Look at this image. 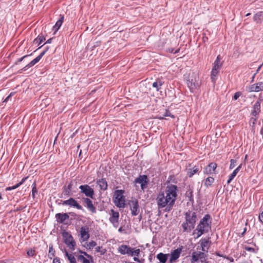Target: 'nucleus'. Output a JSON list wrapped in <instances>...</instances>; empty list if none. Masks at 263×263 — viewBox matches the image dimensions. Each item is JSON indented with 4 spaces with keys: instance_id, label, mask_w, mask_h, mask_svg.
Returning a JSON list of instances; mask_svg holds the SVG:
<instances>
[{
    "instance_id": "obj_40",
    "label": "nucleus",
    "mask_w": 263,
    "mask_h": 263,
    "mask_svg": "<svg viewBox=\"0 0 263 263\" xmlns=\"http://www.w3.org/2000/svg\"><path fill=\"white\" fill-rule=\"evenodd\" d=\"M89 248H93L97 245V243L96 241L92 240L89 242V244L88 245Z\"/></svg>"
},
{
    "instance_id": "obj_55",
    "label": "nucleus",
    "mask_w": 263,
    "mask_h": 263,
    "mask_svg": "<svg viewBox=\"0 0 263 263\" xmlns=\"http://www.w3.org/2000/svg\"><path fill=\"white\" fill-rule=\"evenodd\" d=\"M122 231H123L122 227H120V228L119 229V230H118V231H119V232H122Z\"/></svg>"
},
{
    "instance_id": "obj_34",
    "label": "nucleus",
    "mask_w": 263,
    "mask_h": 263,
    "mask_svg": "<svg viewBox=\"0 0 263 263\" xmlns=\"http://www.w3.org/2000/svg\"><path fill=\"white\" fill-rule=\"evenodd\" d=\"M26 179H27V177L23 178L19 183H17L16 185L12 186L11 188H10V187L7 188V190H10L11 189H16L17 187L20 186L21 185H22L25 182V181L26 180Z\"/></svg>"
},
{
    "instance_id": "obj_7",
    "label": "nucleus",
    "mask_w": 263,
    "mask_h": 263,
    "mask_svg": "<svg viewBox=\"0 0 263 263\" xmlns=\"http://www.w3.org/2000/svg\"><path fill=\"white\" fill-rule=\"evenodd\" d=\"M110 217L109 218V222L113 226L117 228L119 226V213L113 209H111L108 213Z\"/></svg>"
},
{
    "instance_id": "obj_42",
    "label": "nucleus",
    "mask_w": 263,
    "mask_h": 263,
    "mask_svg": "<svg viewBox=\"0 0 263 263\" xmlns=\"http://www.w3.org/2000/svg\"><path fill=\"white\" fill-rule=\"evenodd\" d=\"M15 92H11L10 93V95L4 100L3 102H8V101L9 100L10 98L12 96H13L15 94Z\"/></svg>"
},
{
    "instance_id": "obj_18",
    "label": "nucleus",
    "mask_w": 263,
    "mask_h": 263,
    "mask_svg": "<svg viewBox=\"0 0 263 263\" xmlns=\"http://www.w3.org/2000/svg\"><path fill=\"white\" fill-rule=\"evenodd\" d=\"M182 250V246H181L180 248H178L176 250H174L171 254L170 261L172 262L178 259L180 256Z\"/></svg>"
},
{
    "instance_id": "obj_17",
    "label": "nucleus",
    "mask_w": 263,
    "mask_h": 263,
    "mask_svg": "<svg viewBox=\"0 0 263 263\" xmlns=\"http://www.w3.org/2000/svg\"><path fill=\"white\" fill-rule=\"evenodd\" d=\"M83 201L85 204L87 208L92 213H95L96 212V209L92 204V201L88 198H83Z\"/></svg>"
},
{
    "instance_id": "obj_11",
    "label": "nucleus",
    "mask_w": 263,
    "mask_h": 263,
    "mask_svg": "<svg viewBox=\"0 0 263 263\" xmlns=\"http://www.w3.org/2000/svg\"><path fill=\"white\" fill-rule=\"evenodd\" d=\"M135 182L136 184H140L141 190H144L147 186V177L146 175H140L138 178L135 179Z\"/></svg>"
},
{
    "instance_id": "obj_28",
    "label": "nucleus",
    "mask_w": 263,
    "mask_h": 263,
    "mask_svg": "<svg viewBox=\"0 0 263 263\" xmlns=\"http://www.w3.org/2000/svg\"><path fill=\"white\" fill-rule=\"evenodd\" d=\"M220 60H221V59L220 58V55H218L217 57L216 60L215 61V62L214 63L213 68L220 69L222 65Z\"/></svg>"
},
{
    "instance_id": "obj_45",
    "label": "nucleus",
    "mask_w": 263,
    "mask_h": 263,
    "mask_svg": "<svg viewBox=\"0 0 263 263\" xmlns=\"http://www.w3.org/2000/svg\"><path fill=\"white\" fill-rule=\"evenodd\" d=\"M192 258H193V259L194 261H197L199 259V256H198L197 254L193 253V255H192Z\"/></svg>"
},
{
    "instance_id": "obj_14",
    "label": "nucleus",
    "mask_w": 263,
    "mask_h": 263,
    "mask_svg": "<svg viewBox=\"0 0 263 263\" xmlns=\"http://www.w3.org/2000/svg\"><path fill=\"white\" fill-rule=\"evenodd\" d=\"M80 232L81 237L83 241H85L89 239L90 235L89 234V228L88 227H82L80 229Z\"/></svg>"
},
{
    "instance_id": "obj_6",
    "label": "nucleus",
    "mask_w": 263,
    "mask_h": 263,
    "mask_svg": "<svg viewBox=\"0 0 263 263\" xmlns=\"http://www.w3.org/2000/svg\"><path fill=\"white\" fill-rule=\"evenodd\" d=\"M64 242L67 247L71 250H74L76 246V242L72 235L67 232H64L62 234Z\"/></svg>"
},
{
    "instance_id": "obj_5",
    "label": "nucleus",
    "mask_w": 263,
    "mask_h": 263,
    "mask_svg": "<svg viewBox=\"0 0 263 263\" xmlns=\"http://www.w3.org/2000/svg\"><path fill=\"white\" fill-rule=\"evenodd\" d=\"M187 85L191 91L194 92L195 90L198 89L200 86L198 78L196 76H190L187 80Z\"/></svg>"
},
{
    "instance_id": "obj_31",
    "label": "nucleus",
    "mask_w": 263,
    "mask_h": 263,
    "mask_svg": "<svg viewBox=\"0 0 263 263\" xmlns=\"http://www.w3.org/2000/svg\"><path fill=\"white\" fill-rule=\"evenodd\" d=\"M214 181V178L213 177H208L204 181V185L206 187L210 186Z\"/></svg>"
},
{
    "instance_id": "obj_62",
    "label": "nucleus",
    "mask_w": 263,
    "mask_h": 263,
    "mask_svg": "<svg viewBox=\"0 0 263 263\" xmlns=\"http://www.w3.org/2000/svg\"><path fill=\"white\" fill-rule=\"evenodd\" d=\"M125 263H134V262H126Z\"/></svg>"
},
{
    "instance_id": "obj_8",
    "label": "nucleus",
    "mask_w": 263,
    "mask_h": 263,
    "mask_svg": "<svg viewBox=\"0 0 263 263\" xmlns=\"http://www.w3.org/2000/svg\"><path fill=\"white\" fill-rule=\"evenodd\" d=\"M128 204L131 210L132 216H136L140 212L139 205L137 199H134L129 201Z\"/></svg>"
},
{
    "instance_id": "obj_63",
    "label": "nucleus",
    "mask_w": 263,
    "mask_h": 263,
    "mask_svg": "<svg viewBox=\"0 0 263 263\" xmlns=\"http://www.w3.org/2000/svg\"><path fill=\"white\" fill-rule=\"evenodd\" d=\"M88 263H90V262H89Z\"/></svg>"
},
{
    "instance_id": "obj_3",
    "label": "nucleus",
    "mask_w": 263,
    "mask_h": 263,
    "mask_svg": "<svg viewBox=\"0 0 263 263\" xmlns=\"http://www.w3.org/2000/svg\"><path fill=\"white\" fill-rule=\"evenodd\" d=\"M185 222L182 224L184 232H190L195 227L197 215L194 212L188 211L185 213Z\"/></svg>"
},
{
    "instance_id": "obj_32",
    "label": "nucleus",
    "mask_w": 263,
    "mask_h": 263,
    "mask_svg": "<svg viewBox=\"0 0 263 263\" xmlns=\"http://www.w3.org/2000/svg\"><path fill=\"white\" fill-rule=\"evenodd\" d=\"M140 252H141V251L139 249H135L134 248H133V250H132V251H131V253H130L129 256H134L138 257L140 255Z\"/></svg>"
},
{
    "instance_id": "obj_48",
    "label": "nucleus",
    "mask_w": 263,
    "mask_h": 263,
    "mask_svg": "<svg viewBox=\"0 0 263 263\" xmlns=\"http://www.w3.org/2000/svg\"><path fill=\"white\" fill-rule=\"evenodd\" d=\"M245 249L247 251H252V252L254 251V249L253 248H251V247H246Z\"/></svg>"
},
{
    "instance_id": "obj_37",
    "label": "nucleus",
    "mask_w": 263,
    "mask_h": 263,
    "mask_svg": "<svg viewBox=\"0 0 263 263\" xmlns=\"http://www.w3.org/2000/svg\"><path fill=\"white\" fill-rule=\"evenodd\" d=\"M55 255V251L53 250L52 246L49 247L48 257L52 258Z\"/></svg>"
},
{
    "instance_id": "obj_57",
    "label": "nucleus",
    "mask_w": 263,
    "mask_h": 263,
    "mask_svg": "<svg viewBox=\"0 0 263 263\" xmlns=\"http://www.w3.org/2000/svg\"><path fill=\"white\" fill-rule=\"evenodd\" d=\"M2 199V194L1 193H0V200Z\"/></svg>"
},
{
    "instance_id": "obj_56",
    "label": "nucleus",
    "mask_w": 263,
    "mask_h": 263,
    "mask_svg": "<svg viewBox=\"0 0 263 263\" xmlns=\"http://www.w3.org/2000/svg\"><path fill=\"white\" fill-rule=\"evenodd\" d=\"M27 55L26 56H24L23 57L21 58L20 60H19V61H22L25 57H26Z\"/></svg>"
},
{
    "instance_id": "obj_27",
    "label": "nucleus",
    "mask_w": 263,
    "mask_h": 263,
    "mask_svg": "<svg viewBox=\"0 0 263 263\" xmlns=\"http://www.w3.org/2000/svg\"><path fill=\"white\" fill-rule=\"evenodd\" d=\"M157 258L161 263H165L167 259V254L160 253L157 254Z\"/></svg>"
},
{
    "instance_id": "obj_12",
    "label": "nucleus",
    "mask_w": 263,
    "mask_h": 263,
    "mask_svg": "<svg viewBox=\"0 0 263 263\" xmlns=\"http://www.w3.org/2000/svg\"><path fill=\"white\" fill-rule=\"evenodd\" d=\"M79 188L81 189V192L84 194L86 196L92 198H93L94 191L89 185H81L80 186Z\"/></svg>"
},
{
    "instance_id": "obj_25",
    "label": "nucleus",
    "mask_w": 263,
    "mask_h": 263,
    "mask_svg": "<svg viewBox=\"0 0 263 263\" xmlns=\"http://www.w3.org/2000/svg\"><path fill=\"white\" fill-rule=\"evenodd\" d=\"M260 102L259 101H257L255 102L254 105V109L252 112V115L254 116H256L260 111Z\"/></svg>"
},
{
    "instance_id": "obj_51",
    "label": "nucleus",
    "mask_w": 263,
    "mask_h": 263,
    "mask_svg": "<svg viewBox=\"0 0 263 263\" xmlns=\"http://www.w3.org/2000/svg\"><path fill=\"white\" fill-rule=\"evenodd\" d=\"M186 195L187 194H190V198H192V191H188L186 193Z\"/></svg>"
},
{
    "instance_id": "obj_10",
    "label": "nucleus",
    "mask_w": 263,
    "mask_h": 263,
    "mask_svg": "<svg viewBox=\"0 0 263 263\" xmlns=\"http://www.w3.org/2000/svg\"><path fill=\"white\" fill-rule=\"evenodd\" d=\"M80 252L83 255L81 254L77 256V258L79 261H81L82 263H88L90 262V259L91 260V262H93V257L92 256L84 251H80Z\"/></svg>"
},
{
    "instance_id": "obj_59",
    "label": "nucleus",
    "mask_w": 263,
    "mask_h": 263,
    "mask_svg": "<svg viewBox=\"0 0 263 263\" xmlns=\"http://www.w3.org/2000/svg\"><path fill=\"white\" fill-rule=\"evenodd\" d=\"M234 163L233 160L231 159V163Z\"/></svg>"
},
{
    "instance_id": "obj_36",
    "label": "nucleus",
    "mask_w": 263,
    "mask_h": 263,
    "mask_svg": "<svg viewBox=\"0 0 263 263\" xmlns=\"http://www.w3.org/2000/svg\"><path fill=\"white\" fill-rule=\"evenodd\" d=\"M45 40V38L43 36L39 35L38 37L35 39L34 42L40 45Z\"/></svg>"
},
{
    "instance_id": "obj_61",
    "label": "nucleus",
    "mask_w": 263,
    "mask_h": 263,
    "mask_svg": "<svg viewBox=\"0 0 263 263\" xmlns=\"http://www.w3.org/2000/svg\"><path fill=\"white\" fill-rule=\"evenodd\" d=\"M257 15V14H256V15H255L254 17H256Z\"/></svg>"
},
{
    "instance_id": "obj_54",
    "label": "nucleus",
    "mask_w": 263,
    "mask_h": 263,
    "mask_svg": "<svg viewBox=\"0 0 263 263\" xmlns=\"http://www.w3.org/2000/svg\"><path fill=\"white\" fill-rule=\"evenodd\" d=\"M157 118L160 120H163L164 119V115L163 116H159V117H158Z\"/></svg>"
},
{
    "instance_id": "obj_53",
    "label": "nucleus",
    "mask_w": 263,
    "mask_h": 263,
    "mask_svg": "<svg viewBox=\"0 0 263 263\" xmlns=\"http://www.w3.org/2000/svg\"><path fill=\"white\" fill-rule=\"evenodd\" d=\"M262 65H263V62H262V64L258 67V68L257 69V72H258L260 70V69Z\"/></svg>"
},
{
    "instance_id": "obj_2",
    "label": "nucleus",
    "mask_w": 263,
    "mask_h": 263,
    "mask_svg": "<svg viewBox=\"0 0 263 263\" xmlns=\"http://www.w3.org/2000/svg\"><path fill=\"white\" fill-rule=\"evenodd\" d=\"M210 215L206 214L202 218L195 230L197 238L200 237L204 233H207L211 229Z\"/></svg>"
},
{
    "instance_id": "obj_60",
    "label": "nucleus",
    "mask_w": 263,
    "mask_h": 263,
    "mask_svg": "<svg viewBox=\"0 0 263 263\" xmlns=\"http://www.w3.org/2000/svg\"><path fill=\"white\" fill-rule=\"evenodd\" d=\"M232 165H230V168L232 169L233 168V167H231Z\"/></svg>"
},
{
    "instance_id": "obj_26",
    "label": "nucleus",
    "mask_w": 263,
    "mask_h": 263,
    "mask_svg": "<svg viewBox=\"0 0 263 263\" xmlns=\"http://www.w3.org/2000/svg\"><path fill=\"white\" fill-rule=\"evenodd\" d=\"M241 167L240 165H239L238 167H237L233 172V173L230 175L229 178L227 181V183L229 184L232 180L234 178V177L236 176L237 174L238 173L239 171L240 170V168Z\"/></svg>"
},
{
    "instance_id": "obj_9",
    "label": "nucleus",
    "mask_w": 263,
    "mask_h": 263,
    "mask_svg": "<svg viewBox=\"0 0 263 263\" xmlns=\"http://www.w3.org/2000/svg\"><path fill=\"white\" fill-rule=\"evenodd\" d=\"M49 47H47L44 51H43L37 57L29 63L25 67L23 68V70H26L27 68H29L34 66L36 63L40 61L41 58L45 55L47 51L48 50Z\"/></svg>"
},
{
    "instance_id": "obj_33",
    "label": "nucleus",
    "mask_w": 263,
    "mask_h": 263,
    "mask_svg": "<svg viewBox=\"0 0 263 263\" xmlns=\"http://www.w3.org/2000/svg\"><path fill=\"white\" fill-rule=\"evenodd\" d=\"M95 249L96 251L98 253H100L101 255H104L106 252V249H104L101 246L97 247Z\"/></svg>"
},
{
    "instance_id": "obj_16",
    "label": "nucleus",
    "mask_w": 263,
    "mask_h": 263,
    "mask_svg": "<svg viewBox=\"0 0 263 263\" xmlns=\"http://www.w3.org/2000/svg\"><path fill=\"white\" fill-rule=\"evenodd\" d=\"M249 91L258 92L263 91V82H260L252 85L249 90Z\"/></svg>"
},
{
    "instance_id": "obj_21",
    "label": "nucleus",
    "mask_w": 263,
    "mask_h": 263,
    "mask_svg": "<svg viewBox=\"0 0 263 263\" xmlns=\"http://www.w3.org/2000/svg\"><path fill=\"white\" fill-rule=\"evenodd\" d=\"M219 69L212 68L211 74V79L213 83H215L217 80V76L219 72Z\"/></svg>"
},
{
    "instance_id": "obj_35",
    "label": "nucleus",
    "mask_w": 263,
    "mask_h": 263,
    "mask_svg": "<svg viewBox=\"0 0 263 263\" xmlns=\"http://www.w3.org/2000/svg\"><path fill=\"white\" fill-rule=\"evenodd\" d=\"M162 83L161 81H156L153 83V87L156 88L157 91H159L160 87L162 86Z\"/></svg>"
},
{
    "instance_id": "obj_13",
    "label": "nucleus",
    "mask_w": 263,
    "mask_h": 263,
    "mask_svg": "<svg viewBox=\"0 0 263 263\" xmlns=\"http://www.w3.org/2000/svg\"><path fill=\"white\" fill-rule=\"evenodd\" d=\"M63 205H67L71 207L76 208L78 210H83L82 206L73 198L62 201Z\"/></svg>"
},
{
    "instance_id": "obj_43",
    "label": "nucleus",
    "mask_w": 263,
    "mask_h": 263,
    "mask_svg": "<svg viewBox=\"0 0 263 263\" xmlns=\"http://www.w3.org/2000/svg\"><path fill=\"white\" fill-rule=\"evenodd\" d=\"M164 117H170V116L172 118H174V116L173 115H171V112L167 110H165V113L164 114Z\"/></svg>"
},
{
    "instance_id": "obj_1",
    "label": "nucleus",
    "mask_w": 263,
    "mask_h": 263,
    "mask_svg": "<svg viewBox=\"0 0 263 263\" xmlns=\"http://www.w3.org/2000/svg\"><path fill=\"white\" fill-rule=\"evenodd\" d=\"M177 187L175 185H167L165 192L160 193L157 197L159 208L166 207L165 211L169 212L172 209L177 197Z\"/></svg>"
},
{
    "instance_id": "obj_22",
    "label": "nucleus",
    "mask_w": 263,
    "mask_h": 263,
    "mask_svg": "<svg viewBox=\"0 0 263 263\" xmlns=\"http://www.w3.org/2000/svg\"><path fill=\"white\" fill-rule=\"evenodd\" d=\"M97 184L100 186V189L102 190H106L107 189V183L105 179H100L97 180Z\"/></svg>"
},
{
    "instance_id": "obj_52",
    "label": "nucleus",
    "mask_w": 263,
    "mask_h": 263,
    "mask_svg": "<svg viewBox=\"0 0 263 263\" xmlns=\"http://www.w3.org/2000/svg\"><path fill=\"white\" fill-rule=\"evenodd\" d=\"M52 38H50L49 39H48L47 42H46V44H50L51 43V41H52Z\"/></svg>"
},
{
    "instance_id": "obj_15",
    "label": "nucleus",
    "mask_w": 263,
    "mask_h": 263,
    "mask_svg": "<svg viewBox=\"0 0 263 263\" xmlns=\"http://www.w3.org/2000/svg\"><path fill=\"white\" fill-rule=\"evenodd\" d=\"M132 250H133V248L125 245L120 246L118 249V251L120 254L122 255L127 254L129 256L130 255Z\"/></svg>"
},
{
    "instance_id": "obj_41",
    "label": "nucleus",
    "mask_w": 263,
    "mask_h": 263,
    "mask_svg": "<svg viewBox=\"0 0 263 263\" xmlns=\"http://www.w3.org/2000/svg\"><path fill=\"white\" fill-rule=\"evenodd\" d=\"M36 193H37V190H36L35 185H34L32 190V196L33 198H34L35 195Z\"/></svg>"
},
{
    "instance_id": "obj_19",
    "label": "nucleus",
    "mask_w": 263,
    "mask_h": 263,
    "mask_svg": "<svg viewBox=\"0 0 263 263\" xmlns=\"http://www.w3.org/2000/svg\"><path fill=\"white\" fill-rule=\"evenodd\" d=\"M55 218L58 222L63 223L66 220L69 219V216L67 213H57Z\"/></svg>"
},
{
    "instance_id": "obj_24",
    "label": "nucleus",
    "mask_w": 263,
    "mask_h": 263,
    "mask_svg": "<svg viewBox=\"0 0 263 263\" xmlns=\"http://www.w3.org/2000/svg\"><path fill=\"white\" fill-rule=\"evenodd\" d=\"M64 20V16H61L60 18L57 21L54 26L53 27V30L54 31V33L58 31L60 27L61 26Z\"/></svg>"
},
{
    "instance_id": "obj_39",
    "label": "nucleus",
    "mask_w": 263,
    "mask_h": 263,
    "mask_svg": "<svg viewBox=\"0 0 263 263\" xmlns=\"http://www.w3.org/2000/svg\"><path fill=\"white\" fill-rule=\"evenodd\" d=\"M27 253L29 256H33L35 254V250L32 249L29 250Z\"/></svg>"
},
{
    "instance_id": "obj_30",
    "label": "nucleus",
    "mask_w": 263,
    "mask_h": 263,
    "mask_svg": "<svg viewBox=\"0 0 263 263\" xmlns=\"http://www.w3.org/2000/svg\"><path fill=\"white\" fill-rule=\"evenodd\" d=\"M199 171V168L194 166L193 168H190L187 170V175L190 177H192L195 173Z\"/></svg>"
},
{
    "instance_id": "obj_49",
    "label": "nucleus",
    "mask_w": 263,
    "mask_h": 263,
    "mask_svg": "<svg viewBox=\"0 0 263 263\" xmlns=\"http://www.w3.org/2000/svg\"><path fill=\"white\" fill-rule=\"evenodd\" d=\"M197 255H198V256H199V258H201L202 257H203L204 254L203 252H199L198 253H197Z\"/></svg>"
},
{
    "instance_id": "obj_47",
    "label": "nucleus",
    "mask_w": 263,
    "mask_h": 263,
    "mask_svg": "<svg viewBox=\"0 0 263 263\" xmlns=\"http://www.w3.org/2000/svg\"><path fill=\"white\" fill-rule=\"evenodd\" d=\"M259 218L260 221L263 223V211L261 212V214L259 215Z\"/></svg>"
},
{
    "instance_id": "obj_29",
    "label": "nucleus",
    "mask_w": 263,
    "mask_h": 263,
    "mask_svg": "<svg viewBox=\"0 0 263 263\" xmlns=\"http://www.w3.org/2000/svg\"><path fill=\"white\" fill-rule=\"evenodd\" d=\"M65 254L70 263H77L76 259L73 254L68 253L67 251H65Z\"/></svg>"
},
{
    "instance_id": "obj_20",
    "label": "nucleus",
    "mask_w": 263,
    "mask_h": 263,
    "mask_svg": "<svg viewBox=\"0 0 263 263\" xmlns=\"http://www.w3.org/2000/svg\"><path fill=\"white\" fill-rule=\"evenodd\" d=\"M201 250L203 252H208L210 246V241L206 239L201 240Z\"/></svg>"
},
{
    "instance_id": "obj_44",
    "label": "nucleus",
    "mask_w": 263,
    "mask_h": 263,
    "mask_svg": "<svg viewBox=\"0 0 263 263\" xmlns=\"http://www.w3.org/2000/svg\"><path fill=\"white\" fill-rule=\"evenodd\" d=\"M241 95V93L240 92H237L234 94L233 98L235 100H236Z\"/></svg>"
},
{
    "instance_id": "obj_23",
    "label": "nucleus",
    "mask_w": 263,
    "mask_h": 263,
    "mask_svg": "<svg viewBox=\"0 0 263 263\" xmlns=\"http://www.w3.org/2000/svg\"><path fill=\"white\" fill-rule=\"evenodd\" d=\"M217 165H206L204 168V173L206 174L215 173Z\"/></svg>"
},
{
    "instance_id": "obj_46",
    "label": "nucleus",
    "mask_w": 263,
    "mask_h": 263,
    "mask_svg": "<svg viewBox=\"0 0 263 263\" xmlns=\"http://www.w3.org/2000/svg\"><path fill=\"white\" fill-rule=\"evenodd\" d=\"M53 263H61L60 259L59 257H55L53 260Z\"/></svg>"
},
{
    "instance_id": "obj_50",
    "label": "nucleus",
    "mask_w": 263,
    "mask_h": 263,
    "mask_svg": "<svg viewBox=\"0 0 263 263\" xmlns=\"http://www.w3.org/2000/svg\"><path fill=\"white\" fill-rule=\"evenodd\" d=\"M133 259L134 261H137V262H140V259H139L138 258V257H136V256H134V257L133 258Z\"/></svg>"
},
{
    "instance_id": "obj_38",
    "label": "nucleus",
    "mask_w": 263,
    "mask_h": 263,
    "mask_svg": "<svg viewBox=\"0 0 263 263\" xmlns=\"http://www.w3.org/2000/svg\"><path fill=\"white\" fill-rule=\"evenodd\" d=\"M72 184L71 183H69L66 188L65 189V192L66 193V195H69L70 194V193L71 192V189H72Z\"/></svg>"
},
{
    "instance_id": "obj_58",
    "label": "nucleus",
    "mask_w": 263,
    "mask_h": 263,
    "mask_svg": "<svg viewBox=\"0 0 263 263\" xmlns=\"http://www.w3.org/2000/svg\"><path fill=\"white\" fill-rule=\"evenodd\" d=\"M143 260H140V262H140V263H142Z\"/></svg>"
},
{
    "instance_id": "obj_4",
    "label": "nucleus",
    "mask_w": 263,
    "mask_h": 263,
    "mask_svg": "<svg viewBox=\"0 0 263 263\" xmlns=\"http://www.w3.org/2000/svg\"><path fill=\"white\" fill-rule=\"evenodd\" d=\"M124 191L116 190L114 193V203L117 207L124 208L125 207V197L123 196Z\"/></svg>"
}]
</instances>
